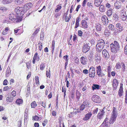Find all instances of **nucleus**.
Listing matches in <instances>:
<instances>
[{
  "instance_id": "f257e3e1",
  "label": "nucleus",
  "mask_w": 127,
  "mask_h": 127,
  "mask_svg": "<svg viewBox=\"0 0 127 127\" xmlns=\"http://www.w3.org/2000/svg\"><path fill=\"white\" fill-rule=\"evenodd\" d=\"M110 46L111 51L113 53H116L119 50L120 46L118 42L116 41H114V43L111 44Z\"/></svg>"
},
{
  "instance_id": "f03ea898",
  "label": "nucleus",
  "mask_w": 127,
  "mask_h": 127,
  "mask_svg": "<svg viewBox=\"0 0 127 127\" xmlns=\"http://www.w3.org/2000/svg\"><path fill=\"white\" fill-rule=\"evenodd\" d=\"M9 19L13 22H18L21 21L22 18L20 16L16 15L13 14H11L9 17Z\"/></svg>"
},
{
  "instance_id": "7ed1b4c3",
  "label": "nucleus",
  "mask_w": 127,
  "mask_h": 127,
  "mask_svg": "<svg viewBox=\"0 0 127 127\" xmlns=\"http://www.w3.org/2000/svg\"><path fill=\"white\" fill-rule=\"evenodd\" d=\"M14 11L18 15H22L26 12V10L24 9L23 7H17L15 9Z\"/></svg>"
},
{
  "instance_id": "20e7f679",
  "label": "nucleus",
  "mask_w": 127,
  "mask_h": 127,
  "mask_svg": "<svg viewBox=\"0 0 127 127\" xmlns=\"http://www.w3.org/2000/svg\"><path fill=\"white\" fill-rule=\"evenodd\" d=\"M105 42L103 40L99 42L96 45V50L99 52H101L104 48V46Z\"/></svg>"
},
{
  "instance_id": "39448f33",
  "label": "nucleus",
  "mask_w": 127,
  "mask_h": 127,
  "mask_svg": "<svg viewBox=\"0 0 127 127\" xmlns=\"http://www.w3.org/2000/svg\"><path fill=\"white\" fill-rule=\"evenodd\" d=\"M96 72L98 76L102 77L105 75V74L103 73L101 66L100 65L96 67Z\"/></svg>"
},
{
  "instance_id": "423d86ee",
  "label": "nucleus",
  "mask_w": 127,
  "mask_h": 127,
  "mask_svg": "<svg viewBox=\"0 0 127 127\" xmlns=\"http://www.w3.org/2000/svg\"><path fill=\"white\" fill-rule=\"evenodd\" d=\"M92 99L93 102L96 103H100L101 102V99L99 97L96 95H93Z\"/></svg>"
},
{
  "instance_id": "0eeeda50",
  "label": "nucleus",
  "mask_w": 127,
  "mask_h": 127,
  "mask_svg": "<svg viewBox=\"0 0 127 127\" xmlns=\"http://www.w3.org/2000/svg\"><path fill=\"white\" fill-rule=\"evenodd\" d=\"M105 113V112L103 109L101 110L97 116V119H102L103 115H104Z\"/></svg>"
},
{
  "instance_id": "6e6552de",
  "label": "nucleus",
  "mask_w": 127,
  "mask_h": 127,
  "mask_svg": "<svg viewBox=\"0 0 127 127\" xmlns=\"http://www.w3.org/2000/svg\"><path fill=\"white\" fill-rule=\"evenodd\" d=\"M67 15V14L64 13L63 17V18L64 20L66 22H69L71 17V15L70 14L69 15L68 17Z\"/></svg>"
},
{
  "instance_id": "1a4fd4ad",
  "label": "nucleus",
  "mask_w": 127,
  "mask_h": 127,
  "mask_svg": "<svg viewBox=\"0 0 127 127\" xmlns=\"http://www.w3.org/2000/svg\"><path fill=\"white\" fill-rule=\"evenodd\" d=\"M113 87L114 90H116L118 85V80L116 79H114L113 80Z\"/></svg>"
},
{
  "instance_id": "9d476101",
  "label": "nucleus",
  "mask_w": 127,
  "mask_h": 127,
  "mask_svg": "<svg viewBox=\"0 0 127 127\" xmlns=\"http://www.w3.org/2000/svg\"><path fill=\"white\" fill-rule=\"evenodd\" d=\"M33 6L32 4L30 2H29L26 4L24 6V9L26 10V12L27 10L31 8Z\"/></svg>"
},
{
  "instance_id": "9b49d317",
  "label": "nucleus",
  "mask_w": 127,
  "mask_h": 127,
  "mask_svg": "<svg viewBox=\"0 0 127 127\" xmlns=\"http://www.w3.org/2000/svg\"><path fill=\"white\" fill-rule=\"evenodd\" d=\"M103 57L106 59H108L109 57V55L108 53L106 50L104 49L103 50L102 52Z\"/></svg>"
},
{
  "instance_id": "f8f14e48",
  "label": "nucleus",
  "mask_w": 127,
  "mask_h": 127,
  "mask_svg": "<svg viewBox=\"0 0 127 127\" xmlns=\"http://www.w3.org/2000/svg\"><path fill=\"white\" fill-rule=\"evenodd\" d=\"M90 50V47L87 44H84L83 47L82 51L83 52L86 53L88 52Z\"/></svg>"
},
{
  "instance_id": "ddd939ff",
  "label": "nucleus",
  "mask_w": 127,
  "mask_h": 127,
  "mask_svg": "<svg viewBox=\"0 0 127 127\" xmlns=\"http://www.w3.org/2000/svg\"><path fill=\"white\" fill-rule=\"evenodd\" d=\"M38 55V54L37 52H36L34 55L32 60L33 64H35V61L36 60H37L38 61L39 60V57Z\"/></svg>"
},
{
  "instance_id": "4468645a",
  "label": "nucleus",
  "mask_w": 127,
  "mask_h": 127,
  "mask_svg": "<svg viewBox=\"0 0 127 127\" xmlns=\"http://www.w3.org/2000/svg\"><path fill=\"white\" fill-rule=\"evenodd\" d=\"M92 115L91 112H89L83 118V120L84 121H87L89 119Z\"/></svg>"
},
{
  "instance_id": "2eb2a0df",
  "label": "nucleus",
  "mask_w": 127,
  "mask_h": 127,
  "mask_svg": "<svg viewBox=\"0 0 127 127\" xmlns=\"http://www.w3.org/2000/svg\"><path fill=\"white\" fill-rule=\"evenodd\" d=\"M123 84L120 83V86L118 91V94L120 97H121L123 95Z\"/></svg>"
},
{
  "instance_id": "dca6fc26",
  "label": "nucleus",
  "mask_w": 127,
  "mask_h": 127,
  "mask_svg": "<svg viewBox=\"0 0 127 127\" xmlns=\"http://www.w3.org/2000/svg\"><path fill=\"white\" fill-rule=\"evenodd\" d=\"M81 25L82 28L84 29H86L88 26V23L86 20H82L81 22Z\"/></svg>"
},
{
  "instance_id": "f3484780",
  "label": "nucleus",
  "mask_w": 127,
  "mask_h": 127,
  "mask_svg": "<svg viewBox=\"0 0 127 127\" xmlns=\"http://www.w3.org/2000/svg\"><path fill=\"white\" fill-rule=\"evenodd\" d=\"M103 23L104 25H106L108 22V20L106 16H103L101 18Z\"/></svg>"
},
{
  "instance_id": "a211bd4d",
  "label": "nucleus",
  "mask_w": 127,
  "mask_h": 127,
  "mask_svg": "<svg viewBox=\"0 0 127 127\" xmlns=\"http://www.w3.org/2000/svg\"><path fill=\"white\" fill-rule=\"evenodd\" d=\"M116 27L118 28V32H122L123 30V26H121V24L119 23H117L116 25Z\"/></svg>"
},
{
  "instance_id": "6ab92c4d",
  "label": "nucleus",
  "mask_w": 127,
  "mask_h": 127,
  "mask_svg": "<svg viewBox=\"0 0 127 127\" xmlns=\"http://www.w3.org/2000/svg\"><path fill=\"white\" fill-rule=\"evenodd\" d=\"M117 116L112 115L109 121L110 124H113L116 121Z\"/></svg>"
},
{
  "instance_id": "aec40b11",
  "label": "nucleus",
  "mask_w": 127,
  "mask_h": 127,
  "mask_svg": "<svg viewBox=\"0 0 127 127\" xmlns=\"http://www.w3.org/2000/svg\"><path fill=\"white\" fill-rule=\"evenodd\" d=\"M87 59L84 56H82L80 58L81 63L83 65H85L87 64Z\"/></svg>"
},
{
  "instance_id": "412c9836",
  "label": "nucleus",
  "mask_w": 127,
  "mask_h": 127,
  "mask_svg": "<svg viewBox=\"0 0 127 127\" xmlns=\"http://www.w3.org/2000/svg\"><path fill=\"white\" fill-rule=\"evenodd\" d=\"M95 61L97 63H99L100 62L101 59L100 58V55L99 54H96L95 55Z\"/></svg>"
},
{
  "instance_id": "4be33fe9",
  "label": "nucleus",
  "mask_w": 127,
  "mask_h": 127,
  "mask_svg": "<svg viewBox=\"0 0 127 127\" xmlns=\"http://www.w3.org/2000/svg\"><path fill=\"white\" fill-rule=\"evenodd\" d=\"M121 4L120 2L116 1L114 3V6L116 8L119 9L121 7Z\"/></svg>"
},
{
  "instance_id": "5701e85b",
  "label": "nucleus",
  "mask_w": 127,
  "mask_h": 127,
  "mask_svg": "<svg viewBox=\"0 0 127 127\" xmlns=\"http://www.w3.org/2000/svg\"><path fill=\"white\" fill-rule=\"evenodd\" d=\"M102 1V0H95L94 4L95 6L97 7H98Z\"/></svg>"
},
{
  "instance_id": "b1692460",
  "label": "nucleus",
  "mask_w": 127,
  "mask_h": 127,
  "mask_svg": "<svg viewBox=\"0 0 127 127\" xmlns=\"http://www.w3.org/2000/svg\"><path fill=\"white\" fill-rule=\"evenodd\" d=\"M96 31H100L101 30V25L99 23H97L96 25Z\"/></svg>"
},
{
  "instance_id": "393cba45",
  "label": "nucleus",
  "mask_w": 127,
  "mask_h": 127,
  "mask_svg": "<svg viewBox=\"0 0 127 127\" xmlns=\"http://www.w3.org/2000/svg\"><path fill=\"white\" fill-rule=\"evenodd\" d=\"M41 119V117H39L37 115H35L32 117V120L33 121H39Z\"/></svg>"
},
{
  "instance_id": "a878e982",
  "label": "nucleus",
  "mask_w": 127,
  "mask_h": 127,
  "mask_svg": "<svg viewBox=\"0 0 127 127\" xmlns=\"http://www.w3.org/2000/svg\"><path fill=\"white\" fill-rule=\"evenodd\" d=\"M117 109L115 107H113V110L112 112V115L117 116V113L116 111Z\"/></svg>"
},
{
  "instance_id": "bb28decb",
  "label": "nucleus",
  "mask_w": 127,
  "mask_h": 127,
  "mask_svg": "<svg viewBox=\"0 0 127 127\" xmlns=\"http://www.w3.org/2000/svg\"><path fill=\"white\" fill-rule=\"evenodd\" d=\"M13 97L11 96L7 97L6 98V101L8 102H12L13 101Z\"/></svg>"
},
{
  "instance_id": "cd10ccee",
  "label": "nucleus",
  "mask_w": 127,
  "mask_h": 127,
  "mask_svg": "<svg viewBox=\"0 0 127 127\" xmlns=\"http://www.w3.org/2000/svg\"><path fill=\"white\" fill-rule=\"evenodd\" d=\"M112 9L111 8L108 10L107 11L106 14L107 16L109 17L112 14Z\"/></svg>"
},
{
  "instance_id": "c85d7f7f",
  "label": "nucleus",
  "mask_w": 127,
  "mask_h": 127,
  "mask_svg": "<svg viewBox=\"0 0 127 127\" xmlns=\"http://www.w3.org/2000/svg\"><path fill=\"white\" fill-rule=\"evenodd\" d=\"M89 73H95V68L93 66H91L90 67L89 70Z\"/></svg>"
},
{
  "instance_id": "c756f323",
  "label": "nucleus",
  "mask_w": 127,
  "mask_h": 127,
  "mask_svg": "<svg viewBox=\"0 0 127 127\" xmlns=\"http://www.w3.org/2000/svg\"><path fill=\"white\" fill-rule=\"evenodd\" d=\"M92 88L93 90H94L96 89H98L99 88V86L97 84H94L93 85Z\"/></svg>"
},
{
  "instance_id": "7c9ffc66",
  "label": "nucleus",
  "mask_w": 127,
  "mask_h": 127,
  "mask_svg": "<svg viewBox=\"0 0 127 127\" xmlns=\"http://www.w3.org/2000/svg\"><path fill=\"white\" fill-rule=\"evenodd\" d=\"M45 64L42 63L40 65V69L41 70H43L45 69Z\"/></svg>"
},
{
  "instance_id": "2f4dec72",
  "label": "nucleus",
  "mask_w": 127,
  "mask_h": 127,
  "mask_svg": "<svg viewBox=\"0 0 127 127\" xmlns=\"http://www.w3.org/2000/svg\"><path fill=\"white\" fill-rule=\"evenodd\" d=\"M31 107L32 108H35L37 106V104L36 103L35 101H32L31 103Z\"/></svg>"
},
{
  "instance_id": "473e14b6",
  "label": "nucleus",
  "mask_w": 127,
  "mask_h": 127,
  "mask_svg": "<svg viewBox=\"0 0 127 127\" xmlns=\"http://www.w3.org/2000/svg\"><path fill=\"white\" fill-rule=\"evenodd\" d=\"M104 6L102 5H101L99 7V10L101 12H103L105 11Z\"/></svg>"
},
{
  "instance_id": "72a5a7b5",
  "label": "nucleus",
  "mask_w": 127,
  "mask_h": 127,
  "mask_svg": "<svg viewBox=\"0 0 127 127\" xmlns=\"http://www.w3.org/2000/svg\"><path fill=\"white\" fill-rule=\"evenodd\" d=\"M9 28L8 27L5 28V29L3 30L2 32V34L4 35H5L7 33V32L9 30Z\"/></svg>"
},
{
  "instance_id": "f704fd0d",
  "label": "nucleus",
  "mask_w": 127,
  "mask_h": 127,
  "mask_svg": "<svg viewBox=\"0 0 127 127\" xmlns=\"http://www.w3.org/2000/svg\"><path fill=\"white\" fill-rule=\"evenodd\" d=\"M38 49L40 51H41L43 48L42 43L40 41L38 43Z\"/></svg>"
},
{
  "instance_id": "c9c22d12",
  "label": "nucleus",
  "mask_w": 127,
  "mask_h": 127,
  "mask_svg": "<svg viewBox=\"0 0 127 127\" xmlns=\"http://www.w3.org/2000/svg\"><path fill=\"white\" fill-rule=\"evenodd\" d=\"M35 83L36 85H38L39 83V77L38 76H35Z\"/></svg>"
},
{
  "instance_id": "e433bc0d",
  "label": "nucleus",
  "mask_w": 127,
  "mask_h": 127,
  "mask_svg": "<svg viewBox=\"0 0 127 127\" xmlns=\"http://www.w3.org/2000/svg\"><path fill=\"white\" fill-rule=\"evenodd\" d=\"M110 34V32L107 29H105L104 32V34L105 35L107 36H108Z\"/></svg>"
},
{
  "instance_id": "4c0bfd02",
  "label": "nucleus",
  "mask_w": 127,
  "mask_h": 127,
  "mask_svg": "<svg viewBox=\"0 0 127 127\" xmlns=\"http://www.w3.org/2000/svg\"><path fill=\"white\" fill-rule=\"evenodd\" d=\"M23 102V100L22 99H17L16 101V103L17 104L19 105L21 104H22Z\"/></svg>"
},
{
  "instance_id": "58836bf2",
  "label": "nucleus",
  "mask_w": 127,
  "mask_h": 127,
  "mask_svg": "<svg viewBox=\"0 0 127 127\" xmlns=\"http://www.w3.org/2000/svg\"><path fill=\"white\" fill-rule=\"evenodd\" d=\"M121 67V64L120 62H118L116 64V68L117 69H120Z\"/></svg>"
},
{
  "instance_id": "ea45409f",
  "label": "nucleus",
  "mask_w": 127,
  "mask_h": 127,
  "mask_svg": "<svg viewBox=\"0 0 127 127\" xmlns=\"http://www.w3.org/2000/svg\"><path fill=\"white\" fill-rule=\"evenodd\" d=\"M11 88V86L10 87H8V86H5L3 87V91H6L10 89Z\"/></svg>"
},
{
  "instance_id": "a19ab883",
  "label": "nucleus",
  "mask_w": 127,
  "mask_h": 127,
  "mask_svg": "<svg viewBox=\"0 0 127 127\" xmlns=\"http://www.w3.org/2000/svg\"><path fill=\"white\" fill-rule=\"evenodd\" d=\"M62 7L61 6H60V5H58L57 6V8L55 10V12H58L61 9Z\"/></svg>"
},
{
  "instance_id": "79ce46f5",
  "label": "nucleus",
  "mask_w": 127,
  "mask_h": 127,
  "mask_svg": "<svg viewBox=\"0 0 127 127\" xmlns=\"http://www.w3.org/2000/svg\"><path fill=\"white\" fill-rule=\"evenodd\" d=\"M121 64L122 65L121 70L122 72H124L126 70L125 66V64L123 62Z\"/></svg>"
},
{
  "instance_id": "37998d69",
  "label": "nucleus",
  "mask_w": 127,
  "mask_h": 127,
  "mask_svg": "<svg viewBox=\"0 0 127 127\" xmlns=\"http://www.w3.org/2000/svg\"><path fill=\"white\" fill-rule=\"evenodd\" d=\"M49 70L48 71V70L46 71V76L47 77H49V78H50V76H51L50 75L51 71H50V68H49Z\"/></svg>"
},
{
  "instance_id": "c03bdc74",
  "label": "nucleus",
  "mask_w": 127,
  "mask_h": 127,
  "mask_svg": "<svg viewBox=\"0 0 127 127\" xmlns=\"http://www.w3.org/2000/svg\"><path fill=\"white\" fill-rule=\"evenodd\" d=\"M11 0H3L2 3L3 4L9 3H10Z\"/></svg>"
},
{
  "instance_id": "a18cd8bd",
  "label": "nucleus",
  "mask_w": 127,
  "mask_h": 127,
  "mask_svg": "<svg viewBox=\"0 0 127 127\" xmlns=\"http://www.w3.org/2000/svg\"><path fill=\"white\" fill-rule=\"evenodd\" d=\"M55 41L54 40H53L52 42L51 48H53V49H55Z\"/></svg>"
},
{
  "instance_id": "49530a36",
  "label": "nucleus",
  "mask_w": 127,
  "mask_h": 127,
  "mask_svg": "<svg viewBox=\"0 0 127 127\" xmlns=\"http://www.w3.org/2000/svg\"><path fill=\"white\" fill-rule=\"evenodd\" d=\"M10 68H8L7 69L6 71V72L5 75L6 77H8L9 75V73L10 72V71H9Z\"/></svg>"
},
{
  "instance_id": "de8ad7c7",
  "label": "nucleus",
  "mask_w": 127,
  "mask_h": 127,
  "mask_svg": "<svg viewBox=\"0 0 127 127\" xmlns=\"http://www.w3.org/2000/svg\"><path fill=\"white\" fill-rule=\"evenodd\" d=\"M26 64L27 68L28 69H29L31 68V63L29 62H27L26 63Z\"/></svg>"
},
{
  "instance_id": "09e8293b",
  "label": "nucleus",
  "mask_w": 127,
  "mask_h": 127,
  "mask_svg": "<svg viewBox=\"0 0 127 127\" xmlns=\"http://www.w3.org/2000/svg\"><path fill=\"white\" fill-rule=\"evenodd\" d=\"M15 2H17L18 4L22 3L24 2V0H15Z\"/></svg>"
},
{
  "instance_id": "8fccbe9b",
  "label": "nucleus",
  "mask_w": 127,
  "mask_h": 127,
  "mask_svg": "<svg viewBox=\"0 0 127 127\" xmlns=\"http://www.w3.org/2000/svg\"><path fill=\"white\" fill-rule=\"evenodd\" d=\"M11 96H12V97L13 98L16 96V92L15 91H13L11 92Z\"/></svg>"
},
{
  "instance_id": "3c124183",
  "label": "nucleus",
  "mask_w": 127,
  "mask_h": 127,
  "mask_svg": "<svg viewBox=\"0 0 127 127\" xmlns=\"http://www.w3.org/2000/svg\"><path fill=\"white\" fill-rule=\"evenodd\" d=\"M95 75V73H89V76L90 77L93 78Z\"/></svg>"
},
{
  "instance_id": "603ef678",
  "label": "nucleus",
  "mask_w": 127,
  "mask_h": 127,
  "mask_svg": "<svg viewBox=\"0 0 127 127\" xmlns=\"http://www.w3.org/2000/svg\"><path fill=\"white\" fill-rule=\"evenodd\" d=\"M78 33L79 36L80 37L82 36L83 33L81 30H78Z\"/></svg>"
},
{
  "instance_id": "864d4df0",
  "label": "nucleus",
  "mask_w": 127,
  "mask_h": 127,
  "mask_svg": "<svg viewBox=\"0 0 127 127\" xmlns=\"http://www.w3.org/2000/svg\"><path fill=\"white\" fill-rule=\"evenodd\" d=\"M0 10L3 12H4L6 11L7 10V9L4 7H0Z\"/></svg>"
},
{
  "instance_id": "5fc2aeb1",
  "label": "nucleus",
  "mask_w": 127,
  "mask_h": 127,
  "mask_svg": "<svg viewBox=\"0 0 127 127\" xmlns=\"http://www.w3.org/2000/svg\"><path fill=\"white\" fill-rule=\"evenodd\" d=\"M68 57L67 55H66L63 57V58L65 61H68L69 60Z\"/></svg>"
},
{
  "instance_id": "6e6d98bb",
  "label": "nucleus",
  "mask_w": 127,
  "mask_h": 127,
  "mask_svg": "<svg viewBox=\"0 0 127 127\" xmlns=\"http://www.w3.org/2000/svg\"><path fill=\"white\" fill-rule=\"evenodd\" d=\"M44 35L43 33H41L40 35V39L41 40H43L44 38Z\"/></svg>"
},
{
  "instance_id": "4d7b16f0",
  "label": "nucleus",
  "mask_w": 127,
  "mask_h": 127,
  "mask_svg": "<svg viewBox=\"0 0 127 127\" xmlns=\"http://www.w3.org/2000/svg\"><path fill=\"white\" fill-rule=\"evenodd\" d=\"M48 120L46 119H45L43 122L42 125L43 127H44L47 124Z\"/></svg>"
},
{
  "instance_id": "13d9d810",
  "label": "nucleus",
  "mask_w": 127,
  "mask_h": 127,
  "mask_svg": "<svg viewBox=\"0 0 127 127\" xmlns=\"http://www.w3.org/2000/svg\"><path fill=\"white\" fill-rule=\"evenodd\" d=\"M125 102L126 104H127V89L125 92Z\"/></svg>"
},
{
  "instance_id": "bf43d9fd",
  "label": "nucleus",
  "mask_w": 127,
  "mask_h": 127,
  "mask_svg": "<svg viewBox=\"0 0 127 127\" xmlns=\"http://www.w3.org/2000/svg\"><path fill=\"white\" fill-rule=\"evenodd\" d=\"M76 98L78 100H79L80 98V95L79 92L76 93Z\"/></svg>"
},
{
  "instance_id": "052dcab7",
  "label": "nucleus",
  "mask_w": 127,
  "mask_h": 127,
  "mask_svg": "<svg viewBox=\"0 0 127 127\" xmlns=\"http://www.w3.org/2000/svg\"><path fill=\"white\" fill-rule=\"evenodd\" d=\"M126 15L125 12L123 10L121 11L120 14V16H123Z\"/></svg>"
},
{
  "instance_id": "680f3d73",
  "label": "nucleus",
  "mask_w": 127,
  "mask_h": 127,
  "mask_svg": "<svg viewBox=\"0 0 127 127\" xmlns=\"http://www.w3.org/2000/svg\"><path fill=\"white\" fill-rule=\"evenodd\" d=\"M46 102L45 101H42L41 102V106L44 108H46Z\"/></svg>"
},
{
  "instance_id": "e2e57ef3",
  "label": "nucleus",
  "mask_w": 127,
  "mask_h": 127,
  "mask_svg": "<svg viewBox=\"0 0 127 127\" xmlns=\"http://www.w3.org/2000/svg\"><path fill=\"white\" fill-rule=\"evenodd\" d=\"M108 28L110 30H113L114 29V26L112 24H110L109 25Z\"/></svg>"
},
{
  "instance_id": "0e129e2a",
  "label": "nucleus",
  "mask_w": 127,
  "mask_h": 127,
  "mask_svg": "<svg viewBox=\"0 0 127 127\" xmlns=\"http://www.w3.org/2000/svg\"><path fill=\"white\" fill-rule=\"evenodd\" d=\"M81 20L80 16H78L77 17L76 19V22L77 23H79L80 22Z\"/></svg>"
},
{
  "instance_id": "69168bd1",
  "label": "nucleus",
  "mask_w": 127,
  "mask_h": 127,
  "mask_svg": "<svg viewBox=\"0 0 127 127\" xmlns=\"http://www.w3.org/2000/svg\"><path fill=\"white\" fill-rule=\"evenodd\" d=\"M98 108H96L94 109L93 112V114H95L97 113V111H98Z\"/></svg>"
},
{
  "instance_id": "338daca9",
  "label": "nucleus",
  "mask_w": 127,
  "mask_h": 127,
  "mask_svg": "<svg viewBox=\"0 0 127 127\" xmlns=\"http://www.w3.org/2000/svg\"><path fill=\"white\" fill-rule=\"evenodd\" d=\"M114 19L116 21H117L118 20V17L117 14H115L113 16Z\"/></svg>"
},
{
  "instance_id": "774afa93",
  "label": "nucleus",
  "mask_w": 127,
  "mask_h": 127,
  "mask_svg": "<svg viewBox=\"0 0 127 127\" xmlns=\"http://www.w3.org/2000/svg\"><path fill=\"white\" fill-rule=\"evenodd\" d=\"M124 53L125 54L127 55V45H126L125 46Z\"/></svg>"
}]
</instances>
